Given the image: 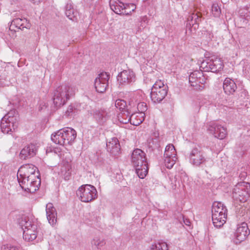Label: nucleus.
Returning <instances> with one entry per match:
<instances>
[{
    "label": "nucleus",
    "mask_w": 250,
    "mask_h": 250,
    "mask_svg": "<svg viewBox=\"0 0 250 250\" xmlns=\"http://www.w3.org/2000/svg\"><path fill=\"white\" fill-rule=\"evenodd\" d=\"M146 20H147L146 17H144L143 18H142L141 21V24L140 25L142 27V28H143L145 27V25H143V22H145L146 21Z\"/></svg>",
    "instance_id": "obj_40"
},
{
    "label": "nucleus",
    "mask_w": 250,
    "mask_h": 250,
    "mask_svg": "<svg viewBox=\"0 0 250 250\" xmlns=\"http://www.w3.org/2000/svg\"><path fill=\"white\" fill-rule=\"evenodd\" d=\"M184 222L186 225H187V226L190 225V222L188 219H186V220L184 221Z\"/></svg>",
    "instance_id": "obj_44"
},
{
    "label": "nucleus",
    "mask_w": 250,
    "mask_h": 250,
    "mask_svg": "<svg viewBox=\"0 0 250 250\" xmlns=\"http://www.w3.org/2000/svg\"><path fill=\"white\" fill-rule=\"evenodd\" d=\"M120 2L119 0H110L109 1V5L111 9L116 5H117Z\"/></svg>",
    "instance_id": "obj_38"
},
{
    "label": "nucleus",
    "mask_w": 250,
    "mask_h": 250,
    "mask_svg": "<svg viewBox=\"0 0 250 250\" xmlns=\"http://www.w3.org/2000/svg\"><path fill=\"white\" fill-rule=\"evenodd\" d=\"M208 130L213 134L215 137L223 139L227 135L226 129L217 123H212L209 125Z\"/></svg>",
    "instance_id": "obj_16"
},
{
    "label": "nucleus",
    "mask_w": 250,
    "mask_h": 250,
    "mask_svg": "<svg viewBox=\"0 0 250 250\" xmlns=\"http://www.w3.org/2000/svg\"><path fill=\"white\" fill-rule=\"evenodd\" d=\"M223 64L220 59L211 56L202 62L200 65L201 71L217 72L223 68Z\"/></svg>",
    "instance_id": "obj_7"
},
{
    "label": "nucleus",
    "mask_w": 250,
    "mask_h": 250,
    "mask_svg": "<svg viewBox=\"0 0 250 250\" xmlns=\"http://www.w3.org/2000/svg\"><path fill=\"white\" fill-rule=\"evenodd\" d=\"M65 15L69 19L73 21L77 20L78 12L74 9L71 3H68L66 4L65 6Z\"/></svg>",
    "instance_id": "obj_24"
},
{
    "label": "nucleus",
    "mask_w": 250,
    "mask_h": 250,
    "mask_svg": "<svg viewBox=\"0 0 250 250\" xmlns=\"http://www.w3.org/2000/svg\"><path fill=\"white\" fill-rule=\"evenodd\" d=\"M115 105L117 108H118L122 111L126 109V102L124 100L118 99L116 100Z\"/></svg>",
    "instance_id": "obj_32"
},
{
    "label": "nucleus",
    "mask_w": 250,
    "mask_h": 250,
    "mask_svg": "<svg viewBox=\"0 0 250 250\" xmlns=\"http://www.w3.org/2000/svg\"><path fill=\"white\" fill-rule=\"evenodd\" d=\"M247 17H249L250 18V11L249 12L248 15L247 16Z\"/></svg>",
    "instance_id": "obj_47"
},
{
    "label": "nucleus",
    "mask_w": 250,
    "mask_h": 250,
    "mask_svg": "<svg viewBox=\"0 0 250 250\" xmlns=\"http://www.w3.org/2000/svg\"><path fill=\"white\" fill-rule=\"evenodd\" d=\"M75 109L74 108V107L72 105H69L67 109L66 110V111L65 112V115L66 116H71L72 115V113H73L74 110H75Z\"/></svg>",
    "instance_id": "obj_37"
},
{
    "label": "nucleus",
    "mask_w": 250,
    "mask_h": 250,
    "mask_svg": "<svg viewBox=\"0 0 250 250\" xmlns=\"http://www.w3.org/2000/svg\"><path fill=\"white\" fill-rule=\"evenodd\" d=\"M126 6H125L124 4L122 2H119L117 5H116L113 8L111 9L116 14L119 15H128V13L126 12L125 9Z\"/></svg>",
    "instance_id": "obj_28"
},
{
    "label": "nucleus",
    "mask_w": 250,
    "mask_h": 250,
    "mask_svg": "<svg viewBox=\"0 0 250 250\" xmlns=\"http://www.w3.org/2000/svg\"><path fill=\"white\" fill-rule=\"evenodd\" d=\"M223 87L225 93L228 95L233 94L237 89V85L234 81L229 78L225 79Z\"/></svg>",
    "instance_id": "obj_22"
},
{
    "label": "nucleus",
    "mask_w": 250,
    "mask_h": 250,
    "mask_svg": "<svg viewBox=\"0 0 250 250\" xmlns=\"http://www.w3.org/2000/svg\"><path fill=\"white\" fill-rule=\"evenodd\" d=\"M19 224L23 230V238L25 240L32 241L38 237V239H42V237L39 236L40 229L36 222L27 217H24L21 218Z\"/></svg>",
    "instance_id": "obj_3"
},
{
    "label": "nucleus",
    "mask_w": 250,
    "mask_h": 250,
    "mask_svg": "<svg viewBox=\"0 0 250 250\" xmlns=\"http://www.w3.org/2000/svg\"><path fill=\"white\" fill-rule=\"evenodd\" d=\"M164 157H176V151L172 144H168L166 146Z\"/></svg>",
    "instance_id": "obj_29"
},
{
    "label": "nucleus",
    "mask_w": 250,
    "mask_h": 250,
    "mask_svg": "<svg viewBox=\"0 0 250 250\" xmlns=\"http://www.w3.org/2000/svg\"><path fill=\"white\" fill-rule=\"evenodd\" d=\"M189 159L190 163L195 167H199L206 161L203 151L201 148L196 147L193 148L190 152Z\"/></svg>",
    "instance_id": "obj_10"
},
{
    "label": "nucleus",
    "mask_w": 250,
    "mask_h": 250,
    "mask_svg": "<svg viewBox=\"0 0 250 250\" xmlns=\"http://www.w3.org/2000/svg\"><path fill=\"white\" fill-rule=\"evenodd\" d=\"M64 130L63 132V137L65 139V144L71 145L74 142L77 136L76 131L73 128L70 127H65L62 128Z\"/></svg>",
    "instance_id": "obj_20"
},
{
    "label": "nucleus",
    "mask_w": 250,
    "mask_h": 250,
    "mask_svg": "<svg viewBox=\"0 0 250 250\" xmlns=\"http://www.w3.org/2000/svg\"><path fill=\"white\" fill-rule=\"evenodd\" d=\"M211 12L215 17H219L221 14V9L218 4L214 3L212 4L211 7Z\"/></svg>",
    "instance_id": "obj_33"
},
{
    "label": "nucleus",
    "mask_w": 250,
    "mask_h": 250,
    "mask_svg": "<svg viewBox=\"0 0 250 250\" xmlns=\"http://www.w3.org/2000/svg\"><path fill=\"white\" fill-rule=\"evenodd\" d=\"M195 18V22H197V20H199V17L196 15L193 14L192 16L191 17V21L193 20V19Z\"/></svg>",
    "instance_id": "obj_39"
},
{
    "label": "nucleus",
    "mask_w": 250,
    "mask_h": 250,
    "mask_svg": "<svg viewBox=\"0 0 250 250\" xmlns=\"http://www.w3.org/2000/svg\"><path fill=\"white\" fill-rule=\"evenodd\" d=\"M141 30H142V28H141V26H139V27H138V31H137L139 32V31H141Z\"/></svg>",
    "instance_id": "obj_45"
},
{
    "label": "nucleus",
    "mask_w": 250,
    "mask_h": 250,
    "mask_svg": "<svg viewBox=\"0 0 250 250\" xmlns=\"http://www.w3.org/2000/svg\"><path fill=\"white\" fill-rule=\"evenodd\" d=\"M202 104H201V102L197 101L194 102L192 104V111L195 114H198L202 106Z\"/></svg>",
    "instance_id": "obj_34"
},
{
    "label": "nucleus",
    "mask_w": 250,
    "mask_h": 250,
    "mask_svg": "<svg viewBox=\"0 0 250 250\" xmlns=\"http://www.w3.org/2000/svg\"><path fill=\"white\" fill-rule=\"evenodd\" d=\"M70 168H71L70 166L69 165H68V167H67L68 170H69Z\"/></svg>",
    "instance_id": "obj_48"
},
{
    "label": "nucleus",
    "mask_w": 250,
    "mask_h": 250,
    "mask_svg": "<svg viewBox=\"0 0 250 250\" xmlns=\"http://www.w3.org/2000/svg\"><path fill=\"white\" fill-rule=\"evenodd\" d=\"M81 201L83 202H89L97 198V191L93 186L83 185L81 186L76 192Z\"/></svg>",
    "instance_id": "obj_8"
},
{
    "label": "nucleus",
    "mask_w": 250,
    "mask_h": 250,
    "mask_svg": "<svg viewBox=\"0 0 250 250\" xmlns=\"http://www.w3.org/2000/svg\"><path fill=\"white\" fill-rule=\"evenodd\" d=\"M63 132L64 130L61 129L54 134H52L51 135L52 141L56 144L65 146V139H64L63 134Z\"/></svg>",
    "instance_id": "obj_23"
},
{
    "label": "nucleus",
    "mask_w": 250,
    "mask_h": 250,
    "mask_svg": "<svg viewBox=\"0 0 250 250\" xmlns=\"http://www.w3.org/2000/svg\"><path fill=\"white\" fill-rule=\"evenodd\" d=\"M13 112H14L15 113V110H14V111H11V112H9L7 114V116H8V118L7 119L9 120V118H10L11 117V115L13 114Z\"/></svg>",
    "instance_id": "obj_43"
},
{
    "label": "nucleus",
    "mask_w": 250,
    "mask_h": 250,
    "mask_svg": "<svg viewBox=\"0 0 250 250\" xmlns=\"http://www.w3.org/2000/svg\"><path fill=\"white\" fill-rule=\"evenodd\" d=\"M249 233L250 230L247 224L245 223H242L237 227L234 233L235 243H238L243 241Z\"/></svg>",
    "instance_id": "obj_15"
},
{
    "label": "nucleus",
    "mask_w": 250,
    "mask_h": 250,
    "mask_svg": "<svg viewBox=\"0 0 250 250\" xmlns=\"http://www.w3.org/2000/svg\"><path fill=\"white\" fill-rule=\"evenodd\" d=\"M167 93V86L161 80H158L152 87L150 97L154 103H158L165 98Z\"/></svg>",
    "instance_id": "obj_9"
},
{
    "label": "nucleus",
    "mask_w": 250,
    "mask_h": 250,
    "mask_svg": "<svg viewBox=\"0 0 250 250\" xmlns=\"http://www.w3.org/2000/svg\"><path fill=\"white\" fill-rule=\"evenodd\" d=\"M37 146L36 144L31 143L25 146L21 151L19 155L21 160L30 159L36 155Z\"/></svg>",
    "instance_id": "obj_13"
},
{
    "label": "nucleus",
    "mask_w": 250,
    "mask_h": 250,
    "mask_svg": "<svg viewBox=\"0 0 250 250\" xmlns=\"http://www.w3.org/2000/svg\"><path fill=\"white\" fill-rule=\"evenodd\" d=\"M189 83L191 86L196 87L198 84L203 83L205 81V78L203 76L202 71H194L190 73L189 76Z\"/></svg>",
    "instance_id": "obj_18"
},
{
    "label": "nucleus",
    "mask_w": 250,
    "mask_h": 250,
    "mask_svg": "<svg viewBox=\"0 0 250 250\" xmlns=\"http://www.w3.org/2000/svg\"><path fill=\"white\" fill-rule=\"evenodd\" d=\"M212 220L213 225L219 228L226 223L227 218V209L226 206L219 202H214L212 206Z\"/></svg>",
    "instance_id": "obj_5"
},
{
    "label": "nucleus",
    "mask_w": 250,
    "mask_h": 250,
    "mask_svg": "<svg viewBox=\"0 0 250 250\" xmlns=\"http://www.w3.org/2000/svg\"><path fill=\"white\" fill-rule=\"evenodd\" d=\"M131 162L138 177L141 179L144 178L148 172L145 153L139 148L134 150L131 155Z\"/></svg>",
    "instance_id": "obj_2"
},
{
    "label": "nucleus",
    "mask_w": 250,
    "mask_h": 250,
    "mask_svg": "<svg viewBox=\"0 0 250 250\" xmlns=\"http://www.w3.org/2000/svg\"><path fill=\"white\" fill-rule=\"evenodd\" d=\"M127 6L129 7V8H132V11H134L136 8V6L133 3H130L129 5H127Z\"/></svg>",
    "instance_id": "obj_41"
},
{
    "label": "nucleus",
    "mask_w": 250,
    "mask_h": 250,
    "mask_svg": "<svg viewBox=\"0 0 250 250\" xmlns=\"http://www.w3.org/2000/svg\"><path fill=\"white\" fill-rule=\"evenodd\" d=\"M203 86H200V85L199 86V90H202V89H203Z\"/></svg>",
    "instance_id": "obj_46"
},
{
    "label": "nucleus",
    "mask_w": 250,
    "mask_h": 250,
    "mask_svg": "<svg viewBox=\"0 0 250 250\" xmlns=\"http://www.w3.org/2000/svg\"><path fill=\"white\" fill-rule=\"evenodd\" d=\"M46 212L49 223L52 226L54 225L57 222V213L52 203H49L46 205Z\"/></svg>",
    "instance_id": "obj_19"
},
{
    "label": "nucleus",
    "mask_w": 250,
    "mask_h": 250,
    "mask_svg": "<svg viewBox=\"0 0 250 250\" xmlns=\"http://www.w3.org/2000/svg\"><path fill=\"white\" fill-rule=\"evenodd\" d=\"M107 149L112 155H117L120 150V145L116 138H113L106 143Z\"/></svg>",
    "instance_id": "obj_21"
},
{
    "label": "nucleus",
    "mask_w": 250,
    "mask_h": 250,
    "mask_svg": "<svg viewBox=\"0 0 250 250\" xmlns=\"http://www.w3.org/2000/svg\"><path fill=\"white\" fill-rule=\"evenodd\" d=\"M37 168L32 164L21 166L17 173V179L22 189L26 191L34 192L37 190L41 185V179Z\"/></svg>",
    "instance_id": "obj_1"
},
{
    "label": "nucleus",
    "mask_w": 250,
    "mask_h": 250,
    "mask_svg": "<svg viewBox=\"0 0 250 250\" xmlns=\"http://www.w3.org/2000/svg\"><path fill=\"white\" fill-rule=\"evenodd\" d=\"M250 197V184L242 182L237 183L232 191V198L237 203H243Z\"/></svg>",
    "instance_id": "obj_6"
},
{
    "label": "nucleus",
    "mask_w": 250,
    "mask_h": 250,
    "mask_svg": "<svg viewBox=\"0 0 250 250\" xmlns=\"http://www.w3.org/2000/svg\"><path fill=\"white\" fill-rule=\"evenodd\" d=\"M137 109L141 113L145 112L147 110L146 104L144 102L138 103L137 105Z\"/></svg>",
    "instance_id": "obj_35"
},
{
    "label": "nucleus",
    "mask_w": 250,
    "mask_h": 250,
    "mask_svg": "<svg viewBox=\"0 0 250 250\" xmlns=\"http://www.w3.org/2000/svg\"><path fill=\"white\" fill-rule=\"evenodd\" d=\"M109 75L106 72H102L98 75L95 80V87L99 93H104L108 86Z\"/></svg>",
    "instance_id": "obj_11"
},
{
    "label": "nucleus",
    "mask_w": 250,
    "mask_h": 250,
    "mask_svg": "<svg viewBox=\"0 0 250 250\" xmlns=\"http://www.w3.org/2000/svg\"><path fill=\"white\" fill-rule=\"evenodd\" d=\"M29 0L30 1L33 3L35 4V3H38L40 2L41 0Z\"/></svg>",
    "instance_id": "obj_42"
},
{
    "label": "nucleus",
    "mask_w": 250,
    "mask_h": 250,
    "mask_svg": "<svg viewBox=\"0 0 250 250\" xmlns=\"http://www.w3.org/2000/svg\"><path fill=\"white\" fill-rule=\"evenodd\" d=\"M1 250H19L18 248L15 246L10 245H5L1 247Z\"/></svg>",
    "instance_id": "obj_36"
},
{
    "label": "nucleus",
    "mask_w": 250,
    "mask_h": 250,
    "mask_svg": "<svg viewBox=\"0 0 250 250\" xmlns=\"http://www.w3.org/2000/svg\"><path fill=\"white\" fill-rule=\"evenodd\" d=\"M30 27V24L28 22L27 19L16 18L11 21L9 29L16 32L19 29L23 30L24 28L29 29Z\"/></svg>",
    "instance_id": "obj_17"
},
{
    "label": "nucleus",
    "mask_w": 250,
    "mask_h": 250,
    "mask_svg": "<svg viewBox=\"0 0 250 250\" xmlns=\"http://www.w3.org/2000/svg\"><path fill=\"white\" fill-rule=\"evenodd\" d=\"M118 117L121 123L125 124L130 122V124L134 125H137L142 122L141 120L137 123L133 121V119L136 118V115L135 113H132L131 111L128 109L122 111L121 113L119 114Z\"/></svg>",
    "instance_id": "obj_14"
},
{
    "label": "nucleus",
    "mask_w": 250,
    "mask_h": 250,
    "mask_svg": "<svg viewBox=\"0 0 250 250\" xmlns=\"http://www.w3.org/2000/svg\"><path fill=\"white\" fill-rule=\"evenodd\" d=\"M118 82L122 84L126 85L135 81L136 77L134 72L130 69L122 71L117 76Z\"/></svg>",
    "instance_id": "obj_12"
},
{
    "label": "nucleus",
    "mask_w": 250,
    "mask_h": 250,
    "mask_svg": "<svg viewBox=\"0 0 250 250\" xmlns=\"http://www.w3.org/2000/svg\"><path fill=\"white\" fill-rule=\"evenodd\" d=\"M6 116H5L2 119L0 125L1 130L4 134H10L12 128L14 129V125L12 123V126H11V121L10 120H8V122H6L5 120Z\"/></svg>",
    "instance_id": "obj_25"
},
{
    "label": "nucleus",
    "mask_w": 250,
    "mask_h": 250,
    "mask_svg": "<svg viewBox=\"0 0 250 250\" xmlns=\"http://www.w3.org/2000/svg\"><path fill=\"white\" fill-rule=\"evenodd\" d=\"M75 93V88L67 85L58 87L54 92L53 102L57 108L64 104Z\"/></svg>",
    "instance_id": "obj_4"
},
{
    "label": "nucleus",
    "mask_w": 250,
    "mask_h": 250,
    "mask_svg": "<svg viewBox=\"0 0 250 250\" xmlns=\"http://www.w3.org/2000/svg\"><path fill=\"white\" fill-rule=\"evenodd\" d=\"M177 157H164V163L165 166L168 169L171 168L175 164Z\"/></svg>",
    "instance_id": "obj_31"
},
{
    "label": "nucleus",
    "mask_w": 250,
    "mask_h": 250,
    "mask_svg": "<svg viewBox=\"0 0 250 250\" xmlns=\"http://www.w3.org/2000/svg\"><path fill=\"white\" fill-rule=\"evenodd\" d=\"M105 244V240L98 237H94L91 241V246L92 250H101V248Z\"/></svg>",
    "instance_id": "obj_26"
},
{
    "label": "nucleus",
    "mask_w": 250,
    "mask_h": 250,
    "mask_svg": "<svg viewBox=\"0 0 250 250\" xmlns=\"http://www.w3.org/2000/svg\"><path fill=\"white\" fill-rule=\"evenodd\" d=\"M107 113L105 111L96 110L94 112V117L99 124L104 123L106 120Z\"/></svg>",
    "instance_id": "obj_27"
},
{
    "label": "nucleus",
    "mask_w": 250,
    "mask_h": 250,
    "mask_svg": "<svg viewBox=\"0 0 250 250\" xmlns=\"http://www.w3.org/2000/svg\"><path fill=\"white\" fill-rule=\"evenodd\" d=\"M150 250H168L167 245L166 242H158L152 244Z\"/></svg>",
    "instance_id": "obj_30"
}]
</instances>
